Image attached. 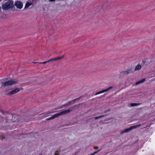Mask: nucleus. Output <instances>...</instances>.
<instances>
[{
    "instance_id": "nucleus-23",
    "label": "nucleus",
    "mask_w": 155,
    "mask_h": 155,
    "mask_svg": "<svg viewBox=\"0 0 155 155\" xmlns=\"http://www.w3.org/2000/svg\"><path fill=\"white\" fill-rule=\"evenodd\" d=\"M54 61V58L51 59L47 61L48 62Z\"/></svg>"
},
{
    "instance_id": "nucleus-12",
    "label": "nucleus",
    "mask_w": 155,
    "mask_h": 155,
    "mask_svg": "<svg viewBox=\"0 0 155 155\" xmlns=\"http://www.w3.org/2000/svg\"><path fill=\"white\" fill-rule=\"evenodd\" d=\"M145 78H143V79H142L141 80L139 81H138L136 83L135 85H136V86L138 84H140L141 83H142L144 82L145 81Z\"/></svg>"
},
{
    "instance_id": "nucleus-18",
    "label": "nucleus",
    "mask_w": 155,
    "mask_h": 155,
    "mask_svg": "<svg viewBox=\"0 0 155 155\" xmlns=\"http://www.w3.org/2000/svg\"><path fill=\"white\" fill-rule=\"evenodd\" d=\"M140 124H139L138 125H137L135 126H132L130 127L131 130H133L134 129L136 128L137 127H139L141 126Z\"/></svg>"
},
{
    "instance_id": "nucleus-26",
    "label": "nucleus",
    "mask_w": 155,
    "mask_h": 155,
    "mask_svg": "<svg viewBox=\"0 0 155 155\" xmlns=\"http://www.w3.org/2000/svg\"><path fill=\"white\" fill-rule=\"evenodd\" d=\"M71 102H72V101H70L67 104H65V106H67V105H68V104H70V103H71Z\"/></svg>"
},
{
    "instance_id": "nucleus-7",
    "label": "nucleus",
    "mask_w": 155,
    "mask_h": 155,
    "mask_svg": "<svg viewBox=\"0 0 155 155\" xmlns=\"http://www.w3.org/2000/svg\"><path fill=\"white\" fill-rule=\"evenodd\" d=\"M14 6L17 8L20 9L22 7L23 4L20 1H17L15 2Z\"/></svg>"
},
{
    "instance_id": "nucleus-34",
    "label": "nucleus",
    "mask_w": 155,
    "mask_h": 155,
    "mask_svg": "<svg viewBox=\"0 0 155 155\" xmlns=\"http://www.w3.org/2000/svg\"><path fill=\"white\" fill-rule=\"evenodd\" d=\"M32 63H34V64H36V63H39L38 62H33Z\"/></svg>"
},
{
    "instance_id": "nucleus-21",
    "label": "nucleus",
    "mask_w": 155,
    "mask_h": 155,
    "mask_svg": "<svg viewBox=\"0 0 155 155\" xmlns=\"http://www.w3.org/2000/svg\"><path fill=\"white\" fill-rule=\"evenodd\" d=\"M0 111L1 112V113L3 115H4L5 114L6 112L4 111L0 110Z\"/></svg>"
},
{
    "instance_id": "nucleus-29",
    "label": "nucleus",
    "mask_w": 155,
    "mask_h": 155,
    "mask_svg": "<svg viewBox=\"0 0 155 155\" xmlns=\"http://www.w3.org/2000/svg\"><path fill=\"white\" fill-rule=\"evenodd\" d=\"M112 88H113V87H110L109 88H108V90H110L112 89Z\"/></svg>"
},
{
    "instance_id": "nucleus-6",
    "label": "nucleus",
    "mask_w": 155,
    "mask_h": 155,
    "mask_svg": "<svg viewBox=\"0 0 155 155\" xmlns=\"http://www.w3.org/2000/svg\"><path fill=\"white\" fill-rule=\"evenodd\" d=\"M63 115L62 112V111L54 115H53L51 117L49 118H48L46 120H50L51 119H53L55 118L56 117H58L59 116H61Z\"/></svg>"
},
{
    "instance_id": "nucleus-20",
    "label": "nucleus",
    "mask_w": 155,
    "mask_h": 155,
    "mask_svg": "<svg viewBox=\"0 0 155 155\" xmlns=\"http://www.w3.org/2000/svg\"><path fill=\"white\" fill-rule=\"evenodd\" d=\"M106 116L105 115H101V116H98L94 118H95V120H97V119H99V118H101V117H104V116Z\"/></svg>"
},
{
    "instance_id": "nucleus-1",
    "label": "nucleus",
    "mask_w": 155,
    "mask_h": 155,
    "mask_svg": "<svg viewBox=\"0 0 155 155\" xmlns=\"http://www.w3.org/2000/svg\"><path fill=\"white\" fill-rule=\"evenodd\" d=\"M13 2L12 0H4L2 5V8L7 10L12 8L14 6Z\"/></svg>"
},
{
    "instance_id": "nucleus-22",
    "label": "nucleus",
    "mask_w": 155,
    "mask_h": 155,
    "mask_svg": "<svg viewBox=\"0 0 155 155\" xmlns=\"http://www.w3.org/2000/svg\"><path fill=\"white\" fill-rule=\"evenodd\" d=\"M100 151V150H98V151H96L95 152H94V153H92V154H90V155H94V154H95L97 153L99 151Z\"/></svg>"
},
{
    "instance_id": "nucleus-10",
    "label": "nucleus",
    "mask_w": 155,
    "mask_h": 155,
    "mask_svg": "<svg viewBox=\"0 0 155 155\" xmlns=\"http://www.w3.org/2000/svg\"><path fill=\"white\" fill-rule=\"evenodd\" d=\"M131 130H131V129L130 127L128 128L127 129H126L125 130H124L123 131L121 132L120 133L121 134H122L124 133H127V132H128L130 131Z\"/></svg>"
},
{
    "instance_id": "nucleus-17",
    "label": "nucleus",
    "mask_w": 155,
    "mask_h": 155,
    "mask_svg": "<svg viewBox=\"0 0 155 155\" xmlns=\"http://www.w3.org/2000/svg\"><path fill=\"white\" fill-rule=\"evenodd\" d=\"M140 124H139L138 125H137L135 126H132L130 127L131 130H133L134 129L136 128L137 127H139L141 126Z\"/></svg>"
},
{
    "instance_id": "nucleus-35",
    "label": "nucleus",
    "mask_w": 155,
    "mask_h": 155,
    "mask_svg": "<svg viewBox=\"0 0 155 155\" xmlns=\"http://www.w3.org/2000/svg\"><path fill=\"white\" fill-rule=\"evenodd\" d=\"M153 80H155V77L153 78Z\"/></svg>"
},
{
    "instance_id": "nucleus-32",
    "label": "nucleus",
    "mask_w": 155,
    "mask_h": 155,
    "mask_svg": "<svg viewBox=\"0 0 155 155\" xmlns=\"http://www.w3.org/2000/svg\"><path fill=\"white\" fill-rule=\"evenodd\" d=\"M94 148L95 149H97L98 148V147H97L95 146V147H94Z\"/></svg>"
},
{
    "instance_id": "nucleus-24",
    "label": "nucleus",
    "mask_w": 155,
    "mask_h": 155,
    "mask_svg": "<svg viewBox=\"0 0 155 155\" xmlns=\"http://www.w3.org/2000/svg\"><path fill=\"white\" fill-rule=\"evenodd\" d=\"M81 97H79V98H76V99H74V100H72L71 101H73V102H75L77 100H79V99H80V98Z\"/></svg>"
},
{
    "instance_id": "nucleus-31",
    "label": "nucleus",
    "mask_w": 155,
    "mask_h": 155,
    "mask_svg": "<svg viewBox=\"0 0 155 155\" xmlns=\"http://www.w3.org/2000/svg\"><path fill=\"white\" fill-rule=\"evenodd\" d=\"M55 0H49V2H54L55 1Z\"/></svg>"
},
{
    "instance_id": "nucleus-25",
    "label": "nucleus",
    "mask_w": 155,
    "mask_h": 155,
    "mask_svg": "<svg viewBox=\"0 0 155 155\" xmlns=\"http://www.w3.org/2000/svg\"><path fill=\"white\" fill-rule=\"evenodd\" d=\"M48 63V62H47V61H45V62H39V64H46V63Z\"/></svg>"
},
{
    "instance_id": "nucleus-11",
    "label": "nucleus",
    "mask_w": 155,
    "mask_h": 155,
    "mask_svg": "<svg viewBox=\"0 0 155 155\" xmlns=\"http://www.w3.org/2000/svg\"><path fill=\"white\" fill-rule=\"evenodd\" d=\"M109 91L108 88L107 89L105 90H103V91H99V92L96 93L95 94V95H98V94H100L101 93H104V92H106L107 91Z\"/></svg>"
},
{
    "instance_id": "nucleus-13",
    "label": "nucleus",
    "mask_w": 155,
    "mask_h": 155,
    "mask_svg": "<svg viewBox=\"0 0 155 155\" xmlns=\"http://www.w3.org/2000/svg\"><path fill=\"white\" fill-rule=\"evenodd\" d=\"M145 78H143V79H142L141 80L139 81H138L136 83L135 85H136V86L138 84H140L141 83H142L144 82L145 81Z\"/></svg>"
},
{
    "instance_id": "nucleus-8",
    "label": "nucleus",
    "mask_w": 155,
    "mask_h": 155,
    "mask_svg": "<svg viewBox=\"0 0 155 155\" xmlns=\"http://www.w3.org/2000/svg\"><path fill=\"white\" fill-rule=\"evenodd\" d=\"M151 62V61L148 59H145L142 61L143 65L148 66L149 65Z\"/></svg>"
},
{
    "instance_id": "nucleus-3",
    "label": "nucleus",
    "mask_w": 155,
    "mask_h": 155,
    "mask_svg": "<svg viewBox=\"0 0 155 155\" xmlns=\"http://www.w3.org/2000/svg\"><path fill=\"white\" fill-rule=\"evenodd\" d=\"M18 83L17 81L12 80L1 82L2 86L5 87L8 86L15 84Z\"/></svg>"
},
{
    "instance_id": "nucleus-16",
    "label": "nucleus",
    "mask_w": 155,
    "mask_h": 155,
    "mask_svg": "<svg viewBox=\"0 0 155 155\" xmlns=\"http://www.w3.org/2000/svg\"><path fill=\"white\" fill-rule=\"evenodd\" d=\"M141 66L140 65L138 64L137 65L135 68V70H139L141 68Z\"/></svg>"
},
{
    "instance_id": "nucleus-27",
    "label": "nucleus",
    "mask_w": 155,
    "mask_h": 155,
    "mask_svg": "<svg viewBox=\"0 0 155 155\" xmlns=\"http://www.w3.org/2000/svg\"><path fill=\"white\" fill-rule=\"evenodd\" d=\"M58 152H59L58 150L56 151L55 153H54V155H59L58 154Z\"/></svg>"
},
{
    "instance_id": "nucleus-28",
    "label": "nucleus",
    "mask_w": 155,
    "mask_h": 155,
    "mask_svg": "<svg viewBox=\"0 0 155 155\" xmlns=\"http://www.w3.org/2000/svg\"><path fill=\"white\" fill-rule=\"evenodd\" d=\"M110 110H105L104 111V113H107L108 112H109V111H110Z\"/></svg>"
},
{
    "instance_id": "nucleus-9",
    "label": "nucleus",
    "mask_w": 155,
    "mask_h": 155,
    "mask_svg": "<svg viewBox=\"0 0 155 155\" xmlns=\"http://www.w3.org/2000/svg\"><path fill=\"white\" fill-rule=\"evenodd\" d=\"M64 57L63 55L61 57H57L55 58H54V61H59L63 58Z\"/></svg>"
},
{
    "instance_id": "nucleus-30",
    "label": "nucleus",
    "mask_w": 155,
    "mask_h": 155,
    "mask_svg": "<svg viewBox=\"0 0 155 155\" xmlns=\"http://www.w3.org/2000/svg\"><path fill=\"white\" fill-rule=\"evenodd\" d=\"M32 1L33 2H34L35 3L37 1V0H32Z\"/></svg>"
},
{
    "instance_id": "nucleus-14",
    "label": "nucleus",
    "mask_w": 155,
    "mask_h": 155,
    "mask_svg": "<svg viewBox=\"0 0 155 155\" xmlns=\"http://www.w3.org/2000/svg\"><path fill=\"white\" fill-rule=\"evenodd\" d=\"M131 69H128L126 71H123V72L125 74H127L130 73L131 72Z\"/></svg>"
},
{
    "instance_id": "nucleus-33",
    "label": "nucleus",
    "mask_w": 155,
    "mask_h": 155,
    "mask_svg": "<svg viewBox=\"0 0 155 155\" xmlns=\"http://www.w3.org/2000/svg\"><path fill=\"white\" fill-rule=\"evenodd\" d=\"M11 89H12H12H10V90H11ZM9 90H10V89H6V90L7 91H9Z\"/></svg>"
},
{
    "instance_id": "nucleus-5",
    "label": "nucleus",
    "mask_w": 155,
    "mask_h": 155,
    "mask_svg": "<svg viewBox=\"0 0 155 155\" xmlns=\"http://www.w3.org/2000/svg\"><path fill=\"white\" fill-rule=\"evenodd\" d=\"M20 91V89L19 88H16L15 89H13L12 90L9 91L6 94L7 95L9 96H11L13 95H14Z\"/></svg>"
},
{
    "instance_id": "nucleus-15",
    "label": "nucleus",
    "mask_w": 155,
    "mask_h": 155,
    "mask_svg": "<svg viewBox=\"0 0 155 155\" xmlns=\"http://www.w3.org/2000/svg\"><path fill=\"white\" fill-rule=\"evenodd\" d=\"M32 3H29L28 2H27L25 6V7L24 9H25L27 8H28L29 6H30L31 5H32Z\"/></svg>"
},
{
    "instance_id": "nucleus-2",
    "label": "nucleus",
    "mask_w": 155,
    "mask_h": 155,
    "mask_svg": "<svg viewBox=\"0 0 155 155\" xmlns=\"http://www.w3.org/2000/svg\"><path fill=\"white\" fill-rule=\"evenodd\" d=\"M83 103L81 104H78L75 105L73 106H71L67 110H65L62 111V113L64 115L66 114H67L69 113L71 111H72L75 110L77 109L80 107V105H83Z\"/></svg>"
},
{
    "instance_id": "nucleus-19",
    "label": "nucleus",
    "mask_w": 155,
    "mask_h": 155,
    "mask_svg": "<svg viewBox=\"0 0 155 155\" xmlns=\"http://www.w3.org/2000/svg\"><path fill=\"white\" fill-rule=\"evenodd\" d=\"M140 104L138 103H131L130 105L132 107H134L135 106H138Z\"/></svg>"
},
{
    "instance_id": "nucleus-4",
    "label": "nucleus",
    "mask_w": 155,
    "mask_h": 155,
    "mask_svg": "<svg viewBox=\"0 0 155 155\" xmlns=\"http://www.w3.org/2000/svg\"><path fill=\"white\" fill-rule=\"evenodd\" d=\"M13 117H14L16 119V120H17L18 121L22 120L27 121L28 120V117L25 115L20 116L18 115H15L13 116Z\"/></svg>"
}]
</instances>
